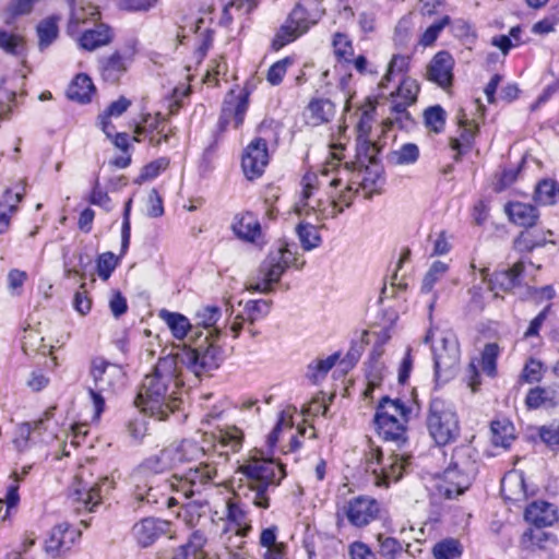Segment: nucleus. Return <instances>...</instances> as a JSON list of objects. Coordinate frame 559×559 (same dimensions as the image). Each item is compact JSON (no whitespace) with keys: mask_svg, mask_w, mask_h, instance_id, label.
<instances>
[{"mask_svg":"<svg viewBox=\"0 0 559 559\" xmlns=\"http://www.w3.org/2000/svg\"><path fill=\"white\" fill-rule=\"evenodd\" d=\"M100 16L98 8L92 3L80 2L72 7L68 24V33L74 36L81 32V26L87 22H96Z\"/></svg>","mask_w":559,"mask_h":559,"instance_id":"obj_31","label":"nucleus"},{"mask_svg":"<svg viewBox=\"0 0 559 559\" xmlns=\"http://www.w3.org/2000/svg\"><path fill=\"white\" fill-rule=\"evenodd\" d=\"M552 392L545 388L536 386L531 389L526 395L525 404L531 409L552 404Z\"/></svg>","mask_w":559,"mask_h":559,"instance_id":"obj_51","label":"nucleus"},{"mask_svg":"<svg viewBox=\"0 0 559 559\" xmlns=\"http://www.w3.org/2000/svg\"><path fill=\"white\" fill-rule=\"evenodd\" d=\"M158 317L167 324L174 337L183 340L189 334L190 340H195V333L201 331L193 329L187 317L178 312H171L166 309L159 311Z\"/></svg>","mask_w":559,"mask_h":559,"instance_id":"obj_28","label":"nucleus"},{"mask_svg":"<svg viewBox=\"0 0 559 559\" xmlns=\"http://www.w3.org/2000/svg\"><path fill=\"white\" fill-rule=\"evenodd\" d=\"M271 304V300L264 299L249 300L246 302L241 313L245 316L247 322L253 324L254 322L265 318L269 314Z\"/></svg>","mask_w":559,"mask_h":559,"instance_id":"obj_46","label":"nucleus"},{"mask_svg":"<svg viewBox=\"0 0 559 559\" xmlns=\"http://www.w3.org/2000/svg\"><path fill=\"white\" fill-rule=\"evenodd\" d=\"M90 373L93 378V385L88 388V393L93 401L94 417L99 418L105 409V400L115 392L116 386L121 382L123 370L116 364L103 358H95L92 360Z\"/></svg>","mask_w":559,"mask_h":559,"instance_id":"obj_10","label":"nucleus"},{"mask_svg":"<svg viewBox=\"0 0 559 559\" xmlns=\"http://www.w3.org/2000/svg\"><path fill=\"white\" fill-rule=\"evenodd\" d=\"M379 152L380 147L378 144L369 140H359L355 162L357 170L366 168V171H368L369 165H372L373 167L378 166L377 156Z\"/></svg>","mask_w":559,"mask_h":559,"instance_id":"obj_39","label":"nucleus"},{"mask_svg":"<svg viewBox=\"0 0 559 559\" xmlns=\"http://www.w3.org/2000/svg\"><path fill=\"white\" fill-rule=\"evenodd\" d=\"M409 58L403 55H394L388 64L385 74L379 82V88L383 90L386 87L388 82L391 81L393 73H403L407 70Z\"/></svg>","mask_w":559,"mask_h":559,"instance_id":"obj_55","label":"nucleus"},{"mask_svg":"<svg viewBox=\"0 0 559 559\" xmlns=\"http://www.w3.org/2000/svg\"><path fill=\"white\" fill-rule=\"evenodd\" d=\"M451 23L450 16L445 15L438 22L431 24L420 36L418 44L423 47L432 46L445 26Z\"/></svg>","mask_w":559,"mask_h":559,"instance_id":"obj_53","label":"nucleus"},{"mask_svg":"<svg viewBox=\"0 0 559 559\" xmlns=\"http://www.w3.org/2000/svg\"><path fill=\"white\" fill-rule=\"evenodd\" d=\"M454 59L448 51H439L430 60L426 76L442 88H448L453 81Z\"/></svg>","mask_w":559,"mask_h":559,"instance_id":"obj_18","label":"nucleus"},{"mask_svg":"<svg viewBox=\"0 0 559 559\" xmlns=\"http://www.w3.org/2000/svg\"><path fill=\"white\" fill-rule=\"evenodd\" d=\"M419 87L417 83L412 79H404L395 93H391V96L399 97L408 104H414L417 99Z\"/></svg>","mask_w":559,"mask_h":559,"instance_id":"obj_56","label":"nucleus"},{"mask_svg":"<svg viewBox=\"0 0 559 559\" xmlns=\"http://www.w3.org/2000/svg\"><path fill=\"white\" fill-rule=\"evenodd\" d=\"M216 478L217 467L214 459H210L200 461L182 476L173 475L166 484L179 497L189 499L201 493L207 486L215 485Z\"/></svg>","mask_w":559,"mask_h":559,"instance_id":"obj_11","label":"nucleus"},{"mask_svg":"<svg viewBox=\"0 0 559 559\" xmlns=\"http://www.w3.org/2000/svg\"><path fill=\"white\" fill-rule=\"evenodd\" d=\"M460 543L455 539H447L433 547L436 559H456L461 556Z\"/></svg>","mask_w":559,"mask_h":559,"instance_id":"obj_54","label":"nucleus"},{"mask_svg":"<svg viewBox=\"0 0 559 559\" xmlns=\"http://www.w3.org/2000/svg\"><path fill=\"white\" fill-rule=\"evenodd\" d=\"M335 116V106L330 99L314 98L305 108L304 117L307 124L317 127L330 122Z\"/></svg>","mask_w":559,"mask_h":559,"instance_id":"obj_22","label":"nucleus"},{"mask_svg":"<svg viewBox=\"0 0 559 559\" xmlns=\"http://www.w3.org/2000/svg\"><path fill=\"white\" fill-rule=\"evenodd\" d=\"M218 337H213L212 333H195L193 348H182L176 354H169L176 357V365L180 369L186 367L197 377L217 369L223 359L224 350L217 344Z\"/></svg>","mask_w":559,"mask_h":559,"instance_id":"obj_6","label":"nucleus"},{"mask_svg":"<svg viewBox=\"0 0 559 559\" xmlns=\"http://www.w3.org/2000/svg\"><path fill=\"white\" fill-rule=\"evenodd\" d=\"M524 518L537 527L551 526L557 520V510L546 501H534L526 509Z\"/></svg>","mask_w":559,"mask_h":559,"instance_id":"obj_25","label":"nucleus"},{"mask_svg":"<svg viewBox=\"0 0 559 559\" xmlns=\"http://www.w3.org/2000/svg\"><path fill=\"white\" fill-rule=\"evenodd\" d=\"M321 16L320 10L317 8L309 13L302 3H297L287 16L285 23L278 28L273 40L272 48L280 50L287 44L296 40L298 37L309 31Z\"/></svg>","mask_w":559,"mask_h":559,"instance_id":"obj_12","label":"nucleus"},{"mask_svg":"<svg viewBox=\"0 0 559 559\" xmlns=\"http://www.w3.org/2000/svg\"><path fill=\"white\" fill-rule=\"evenodd\" d=\"M270 162L267 142L262 138L253 139L245 148L241 168L248 180L260 178Z\"/></svg>","mask_w":559,"mask_h":559,"instance_id":"obj_15","label":"nucleus"},{"mask_svg":"<svg viewBox=\"0 0 559 559\" xmlns=\"http://www.w3.org/2000/svg\"><path fill=\"white\" fill-rule=\"evenodd\" d=\"M112 29L106 24H97L94 28L85 29L78 41L82 49L93 51L112 41Z\"/></svg>","mask_w":559,"mask_h":559,"instance_id":"obj_29","label":"nucleus"},{"mask_svg":"<svg viewBox=\"0 0 559 559\" xmlns=\"http://www.w3.org/2000/svg\"><path fill=\"white\" fill-rule=\"evenodd\" d=\"M491 432V440L496 447L508 448L514 440V427L508 420L492 421Z\"/></svg>","mask_w":559,"mask_h":559,"instance_id":"obj_41","label":"nucleus"},{"mask_svg":"<svg viewBox=\"0 0 559 559\" xmlns=\"http://www.w3.org/2000/svg\"><path fill=\"white\" fill-rule=\"evenodd\" d=\"M465 474L464 468L449 467L443 472L441 479L437 485L440 495L448 499L462 495L469 488L475 476H471L466 485H461L462 476Z\"/></svg>","mask_w":559,"mask_h":559,"instance_id":"obj_21","label":"nucleus"},{"mask_svg":"<svg viewBox=\"0 0 559 559\" xmlns=\"http://www.w3.org/2000/svg\"><path fill=\"white\" fill-rule=\"evenodd\" d=\"M258 5L257 0H226L223 8L222 21L228 25L234 20L233 10L241 14H249Z\"/></svg>","mask_w":559,"mask_h":559,"instance_id":"obj_45","label":"nucleus"},{"mask_svg":"<svg viewBox=\"0 0 559 559\" xmlns=\"http://www.w3.org/2000/svg\"><path fill=\"white\" fill-rule=\"evenodd\" d=\"M39 48L46 49L58 37L59 28L55 17H47L37 25Z\"/></svg>","mask_w":559,"mask_h":559,"instance_id":"obj_44","label":"nucleus"},{"mask_svg":"<svg viewBox=\"0 0 559 559\" xmlns=\"http://www.w3.org/2000/svg\"><path fill=\"white\" fill-rule=\"evenodd\" d=\"M136 53V40L131 39L108 56L98 60V71L102 79L116 84L126 74Z\"/></svg>","mask_w":559,"mask_h":559,"instance_id":"obj_14","label":"nucleus"},{"mask_svg":"<svg viewBox=\"0 0 559 559\" xmlns=\"http://www.w3.org/2000/svg\"><path fill=\"white\" fill-rule=\"evenodd\" d=\"M226 519L230 524L235 525L236 536L238 537H245L251 531L247 511L236 501H227Z\"/></svg>","mask_w":559,"mask_h":559,"instance_id":"obj_35","label":"nucleus"},{"mask_svg":"<svg viewBox=\"0 0 559 559\" xmlns=\"http://www.w3.org/2000/svg\"><path fill=\"white\" fill-rule=\"evenodd\" d=\"M114 480L109 477H102L95 483L84 478V472L76 474L70 489V496L85 510L92 512L100 504L103 497L114 488Z\"/></svg>","mask_w":559,"mask_h":559,"instance_id":"obj_13","label":"nucleus"},{"mask_svg":"<svg viewBox=\"0 0 559 559\" xmlns=\"http://www.w3.org/2000/svg\"><path fill=\"white\" fill-rule=\"evenodd\" d=\"M411 409L400 400L383 397L378 405L374 424L379 436L386 443H393L395 449L388 450V457L383 456L382 449L370 447L366 454L367 467L376 475L377 485L388 486L390 481H397L408 465L409 456L405 452H397L406 443V425Z\"/></svg>","mask_w":559,"mask_h":559,"instance_id":"obj_2","label":"nucleus"},{"mask_svg":"<svg viewBox=\"0 0 559 559\" xmlns=\"http://www.w3.org/2000/svg\"><path fill=\"white\" fill-rule=\"evenodd\" d=\"M432 342L435 372L438 381H448L457 369L460 362V347L452 331L429 330L424 340Z\"/></svg>","mask_w":559,"mask_h":559,"instance_id":"obj_9","label":"nucleus"},{"mask_svg":"<svg viewBox=\"0 0 559 559\" xmlns=\"http://www.w3.org/2000/svg\"><path fill=\"white\" fill-rule=\"evenodd\" d=\"M247 109V97L239 98L234 107H230L228 104H226L225 107L223 108V112L219 119L221 126L224 127L226 123H228L229 117L233 116L234 127H240L243 122Z\"/></svg>","mask_w":559,"mask_h":559,"instance_id":"obj_47","label":"nucleus"},{"mask_svg":"<svg viewBox=\"0 0 559 559\" xmlns=\"http://www.w3.org/2000/svg\"><path fill=\"white\" fill-rule=\"evenodd\" d=\"M332 159L320 171H309L301 179L300 201L296 205L299 215H314L318 221L335 218L350 206L359 191L358 180L347 165L340 166L341 156L331 152Z\"/></svg>","mask_w":559,"mask_h":559,"instance_id":"obj_1","label":"nucleus"},{"mask_svg":"<svg viewBox=\"0 0 559 559\" xmlns=\"http://www.w3.org/2000/svg\"><path fill=\"white\" fill-rule=\"evenodd\" d=\"M221 316L222 312L218 307H203L197 312V328L201 325L206 330L205 333L213 332V337H219L221 330L216 328L215 324L221 319Z\"/></svg>","mask_w":559,"mask_h":559,"instance_id":"obj_40","label":"nucleus"},{"mask_svg":"<svg viewBox=\"0 0 559 559\" xmlns=\"http://www.w3.org/2000/svg\"><path fill=\"white\" fill-rule=\"evenodd\" d=\"M501 493L506 500L522 501L526 498L524 477L519 472L508 473L501 480Z\"/></svg>","mask_w":559,"mask_h":559,"instance_id":"obj_33","label":"nucleus"},{"mask_svg":"<svg viewBox=\"0 0 559 559\" xmlns=\"http://www.w3.org/2000/svg\"><path fill=\"white\" fill-rule=\"evenodd\" d=\"M550 229L542 230L539 233L524 230L513 240V248L519 252H530L538 247H544L546 243H555L554 240H548V236H551Z\"/></svg>","mask_w":559,"mask_h":559,"instance_id":"obj_32","label":"nucleus"},{"mask_svg":"<svg viewBox=\"0 0 559 559\" xmlns=\"http://www.w3.org/2000/svg\"><path fill=\"white\" fill-rule=\"evenodd\" d=\"M166 129V122L160 115L151 116L144 118L143 122L138 124L135 128V140L141 141V136L146 139L147 135L157 132L163 133Z\"/></svg>","mask_w":559,"mask_h":559,"instance_id":"obj_48","label":"nucleus"},{"mask_svg":"<svg viewBox=\"0 0 559 559\" xmlns=\"http://www.w3.org/2000/svg\"><path fill=\"white\" fill-rule=\"evenodd\" d=\"M504 212L513 224L526 228L533 227L539 218V212L534 205L519 201L508 202Z\"/></svg>","mask_w":559,"mask_h":559,"instance_id":"obj_24","label":"nucleus"},{"mask_svg":"<svg viewBox=\"0 0 559 559\" xmlns=\"http://www.w3.org/2000/svg\"><path fill=\"white\" fill-rule=\"evenodd\" d=\"M426 427L429 436L439 447L455 442L461 435L460 419L454 406L440 397L430 401Z\"/></svg>","mask_w":559,"mask_h":559,"instance_id":"obj_8","label":"nucleus"},{"mask_svg":"<svg viewBox=\"0 0 559 559\" xmlns=\"http://www.w3.org/2000/svg\"><path fill=\"white\" fill-rule=\"evenodd\" d=\"M419 156V150L417 145L413 143L404 144L400 150L393 153V157L396 164L405 165L412 164L417 160Z\"/></svg>","mask_w":559,"mask_h":559,"instance_id":"obj_62","label":"nucleus"},{"mask_svg":"<svg viewBox=\"0 0 559 559\" xmlns=\"http://www.w3.org/2000/svg\"><path fill=\"white\" fill-rule=\"evenodd\" d=\"M306 261L300 259L297 251H293L288 245L272 251L260 264L257 280L247 284V289L269 294L274 290L273 285L278 283L285 270L294 266L302 269Z\"/></svg>","mask_w":559,"mask_h":559,"instance_id":"obj_7","label":"nucleus"},{"mask_svg":"<svg viewBox=\"0 0 559 559\" xmlns=\"http://www.w3.org/2000/svg\"><path fill=\"white\" fill-rule=\"evenodd\" d=\"M524 271L522 262L514 263L511 267L498 271L493 274L492 278L488 280L489 289L495 292V297L498 296L497 289L510 292L520 284V277Z\"/></svg>","mask_w":559,"mask_h":559,"instance_id":"obj_27","label":"nucleus"},{"mask_svg":"<svg viewBox=\"0 0 559 559\" xmlns=\"http://www.w3.org/2000/svg\"><path fill=\"white\" fill-rule=\"evenodd\" d=\"M425 123L431 131L439 133L445 123V112L440 106L429 107L425 111Z\"/></svg>","mask_w":559,"mask_h":559,"instance_id":"obj_58","label":"nucleus"},{"mask_svg":"<svg viewBox=\"0 0 559 559\" xmlns=\"http://www.w3.org/2000/svg\"><path fill=\"white\" fill-rule=\"evenodd\" d=\"M559 192L557 185L552 180H542L535 189V201L540 205H552L556 202V195Z\"/></svg>","mask_w":559,"mask_h":559,"instance_id":"obj_50","label":"nucleus"},{"mask_svg":"<svg viewBox=\"0 0 559 559\" xmlns=\"http://www.w3.org/2000/svg\"><path fill=\"white\" fill-rule=\"evenodd\" d=\"M170 525L168 521L147 518L134 524L132 533L140 546L148 547L162 535L169 533Z\"/></svg>","mask_w":559,"mask_h":559,"instance_id":"obj_19","label":"nucleus"},{"mask_svg":"<svg viewBox=\"0 0 559 559\" xmlns=\"http://www.w3.org/2000/svg\"><path fill=\"white\" fill-rule=\"evenodd\" d=\"M179 372L176 357L167 355L159 358L154 371L145 376L135 405L148 416L165 420L181 403Z\"/></svg>","mask_w":559,"mask_h":559,"instance_id":"obj_3","label":"nucleus"},{"mask_svg":"<svg viewBox=\"0 0 559 559\" xmlns=\"http://www.w3.org/2000/svg\"><path fill=\"white\" fill-rule=\"evenodd\" d=\"M81 533L68 523L53 526L45 540V552L52 558H58L68 552L80 538Z\"/></svg>","mask_w":559,"mask_h":559,"instance_id":"obj_17","label":"nucleus"},{"mask_svg":"<svg viewBox=\"0 0 559 559\" xmlns=\"http://www.w3.org/2000/svg\"><path fill=\"white\" fill-rule=\"evenodd\" d=\"M352 176L358 180L357 186L365 191L366 198H371L374 193H378L383 182L379 166L373 167V169L369 167L368 171H366V168L352 171Z\"/></svg>","mask_w":559,"mask_h":559,"instance_id":"obj_34","label":"nucleus"},{"mask_svg":"<svg viewBox=\"0 0 559 559\" xmlns=\"http://www.w3.org/2000/svg\"><path fill=\"white\" fill-rule=\"evenodd\" d=\"M238 472L241 474L238 496L263 510L270 508L271 493L286 476L283 464L264 456L260 450L251 451L239 465Z\"/></svg>","mask_w":559,"mask_h":559,"instance_id":"obj_4","label":"nucleus"},{"mask_svg":"<svg viewBox=\"0 0 559 559\" xmlns=\"http://www.w3.org/2000/svg\"><path fill=\"white\" fill-rule=\"evenodd\" d=\"M379 511L378 501L369 496L355 497L343 507V513L348 522L357 527L371 523L377 519Z\"/></svg>","mask_w":559,"mask_h":559,"instance_id":"obj_16","label":"nucleus"},{"mask_svg":"<svg viewBox=\"0 0 559 559\" xmlns=\"http://www.w3.org/2000/svg\"><path fill=\"white\" fill-rule=\"evenodd\" d=\"M0 48L13 56H23L25 52V39L19 33L0 29Z\"/></svg>","mask_w":559,"mask_h":559,"instance_id":"obj_42","label":"nucleus"},{"mask_svg":"<svg viewBox=\"0 0 559 559\" xmlns=\"http://www.w3.org/2000/svg\"><path fill=\"white\" fill-rule=\"evenodd\" d=\"M412 39V26L409 21L401 20L395 26L393 40L395 46L406 48Z\"/></svg>","mask_w":559,"mask_h":559,"instance_id":"obj_63","label":"nucleus"},{"mask_svg":"<svg viewBox=\"0 0 559 559\" xmlns=\"http://www.w3.org/2000/svg\"><path fill=\"white\" fill-rule=\"evenodd\" d=\"M204 545L205 538L203 534L200 532H194L189 538L188 543H186L183 546L187 548V550L190 552V557H193V559H206L202 550Z\"/></svg>","mask_w":559,"mask_h":559,"instance_id":"obj_64","label":"nucleus"},{"mask_svg":"<svg viewBox=\"0 0 559 559\" xmlns=\"http://www.w3.org/2000/svg\"><path fill=\"white\" fill-rule=\"evenodd\" d=\"M296 233L298 235L301 247L306 251L318 248L321 243V237L317 228L311 224L300 223L296 227Z\"/></svg>","mask_w":559,"mask_h":559,"instance_id":"obj_49","label":"nucleus"},{"mask_svg":"<svg viewBox=\"0 0 559 559\" xmlns=\"http://www.w3.org/2000/svg\"><path fill=\"white\" fill-rule=\"evenodd\" d=\"M150 472L143 471L140 465L132 474L134 485L133 497L140 504H155L159 501V490L153 485V480L148 478Z\"/></svg>","mask_w":559,"mask_h":559,"instance_id":"obj_20","label":"nucleus"},{"mask_svg":"<svg viewBox=\"0 0 559 559\" xmlns=\"http://www.w3.org/2000/svg\"><path fill=\"white\" fill-rule=\"evenodd\" d=\"M293 63L290 58H284L272 64L267 71L266 80L272 85H278L285 76L288 67Z\"/></svg>","mask_w":559,"mask_h":559,"instance_id":"obj_60","label":"nucleus"},{"mask_svg":"<svg viewBox=\"0 0 559 559\" xmlns=\"http://www.w3.org/2000/svg\"><path fill=\"white\" fill-rule=\"evenodd\" d=\"M203 444H199L193 440H182L179 443H174L177 449L178 464L183 463H199L214 459L215 454L222 456L227 455L228 451L238 452L242 447L243 432L235 427H226L218 429L216 433L203 436Z\"/></svg>","mask_w":559,"mask_h":559,"instance_id":"obj_5","label":"nucleus"},{"mask_svg":"<svg viewBox=\"0 0 559 559\" xmlns=\"http://www.w3.org/2000/svg\"><path fill=\"white\" fill-rule=\"evenodd\" d=\"M449 467L464 468L461 485H466L471 476L477 472L475 451L469 444H462L453 449Z\"/></svg>","mask_w":559,"mask_h":559,"instance_id":"obj_26","label":"nucleus"},{"mask_svg":"<svg viewBox=\"0 0 559 559\" xmlns=\"http://www.w3.org/2000/svg\"><path fill=\"white\" fill-rule=\"evenodd\" d=\"M332 45L334 53L341 59L348 61L354 53L352 40L343 33H336L333 36Z\"/></svg>","mask_w":559,"mask_h":559,"instance_id":"obj_59","label":"nucleus"},{"mask_svg":"<svg viewBox=\"0 0 559 559\" xmlns=\"http://www.w3.org/2000/svg\"><path fill=\"white\" fill-rule=\"evenodd\" d=\"M130 105H131V102L128 98L121 96L119 99L112 102L107 107V109L103 114L99 115V117H98L99 126L108 138L112 136V132L115 130V127L112 126V123L110 121V118L120 117L123 112L127 111V109L130 107Z\"/></svg>","mask_w":559,"mask_h":559,"instance_id":"obj_37","label":"nucleus"},{"mask_svg":"<svg viewBox=\"0 0 559 559\" xmlns=\"http://www.w3.org/2000/svg\"><path fill=\"white\" fill-rule=\"evenodd\" d=\"M447 271V263L435 261L423 280L421 292L430 293L436 283H438L444 276Z\"/></svg>","mask_w":559,"mask_h":559,"instance_id":"obj_52","label":"nucleus"},{"mask_svg":"<svg viewBox=\"0 0 559 559\" xmlns=\"http://www.w3.org/2000/svg\"><path fill=\"white\" fill-rule=\"evenodd\" d=\"M477 127L474 122L464 120L461 121V134L459 138L450 139V146L456 152L454 159L459 160L461 155L466 153L472 145Z\"/></svg>","mask_w":559,"mask_h":559,"instance_id":"obj_38","label":"nucleus"},{"mask_svg":"<svg viewBox=\"0 0 559 559\" xmlns=\"http://www.w3.org/2000/svg\"><path fill=\"white\" fill-rule=\"evenodd\" d=\"M233 230L237 237L248 242H255L262 235L260 222L251 212L237 215Z\"/></svg>","mask_w":559,"mask_h":559,"instance_id":"obj_30","label":"nucleus"},{"mask_svg":"<svg viewBox=\"0 0 559 559\" xmlns=\"http://www.w3.org/2000/svg\"><path fill=\"white\" fill-rule=\"evenodd\" d=\"M499 355V346L496 343H489L485 346L481 354V368L488 376L496 374V362Z\"/></svg>","mask_w":559,"mask_h":559,"instance_id":"obj_57","label":"nucleus"},{"mask_svg":"<svg viewBox=\"0 0 559 559\" xmlns=\"http://www.w3.org/2000/svg\"><path fill=\"white\" fill-rule=\"evenodd\" d=\"M117 266V259L112 252H105L97 259V273L99 277L107 281Z\"/></svg>","mask_w":559,"mask_h":559,"instance_id":"obj_61","label":"nucleus"},{"mask_svg":"<svg viewBox=\"0 0 559 559\" xmlns=\"http://www.w3.org/2000/svg\"><path fill=\"white\" fill-rule=\"evenodd\" d=\"M177 455V449H175L174 443H171L157 454L144 460L141 466L143 471H147L151 474H160L179 466Z\"/></svg>","mask_w":559,"mask_h":559,"instance_id":"obj_23","label":"nucleus"},{"mask_svg":"<svg viewBox=\"0 0 559 559\" xmlns=\"http://www.w3.org/2000/svg\"><path fill=\"white\" fill-rule=\"evenodd\" d=\"M95 86L90 76L78 74L67 90V96L79 103H88Z\"/></svg>","mask_w":559,"mask_h":559,"instance_id":"obj_36","label":"nucleus"},{"mask_svg":"<svg viewBox=\"0 0 559 559\" xmlns=\"http://www.w3.org/2000/svg\"><path fill=\"white\" fill-rule=\"evenodd\" d=\"M25 354H41L43 356L51 353L52 346L45 344L44 337L34 330L25 331L22 343Z\"/></svg>","mask_w":559,"mask_h":559,"instance_id":"obj_43","label":"nucleus"}]
</instances>
